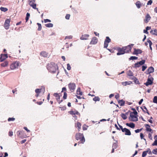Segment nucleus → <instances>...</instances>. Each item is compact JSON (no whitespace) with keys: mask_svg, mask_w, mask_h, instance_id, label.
I'll use <instances>...</instances> for the list:
<instances>
[{"mask_svg":"<svg viewBox=\"0 0 157 157\" xmlns=\"http://www.w3.org/2000/svg\"><path fill=\"white\" fill-rule=\"evenodd\" d=\"M47 67L49 71L53 73H55L58 70L57 66L53 62L48 63Z\"/></svg>","mask_w":157,"mask_h":157,"instance_id":"f257e3e1","label":"nucleus"},{"mask_svg":"<svg viewBox=\"0 0 157 157\" xmlns=\"http://www.w3.org/2000/svg\"><path fill=\"white\" fill-rule=\"evenodd\" d=\"M75 139L77 140H80L78 144H83L85 140L83 134L81 133H76L75 136Z\"/></svg>","mask_w":157,"mask_h":157,"instance_id":"f03ea898","label":"nucleus"},{"mask_svg":"<svg viewBox=\"0 0 157 157\" xmlns=\"http://www.w3.org/2000/svg\"><path fill=\"white\" fill-rule=\"evenodd\" d=\"M137 112L136 111L131 112L130 114L129 120L132 121H137L138 120L137 117Z\"/></svg>","mask_w":157,"mask_h":157,"instance_id":"7ed1b4c3","label":"nucleus"},{"mask_svg":"<svg viewBox=\"0 0 157 157\" xmlns=\"http://www.w3.org/2000/svg\"><path fill=\"white\" fill-rule=\"evenodd\" d=\"M53 95L55 97L56 99L59 104H60L62 102L63 100L62 99H61L60 98L61 96V94L60 93H54Z\"/></svg>","mask_w":157,"mask_h":157,"instance_id":"20e7f679","label":"nucleus"},{"mask_svg":"<svg viewBox=\"0 0 157 157\" xmlns=\"http://www.w3.org/2000/svg\"><path fill=\"white\" fill-rule=\"evenodd\" d=\"M29 5L34 9H36L38 11V8H36V4L35 3V0H29Z\"/></svg>","mask_w":157,"mask_h":157,"instance_id":"39448f33","label":"nucleus"},{"mask_svg":"<svg viewBox=\"0 0 157 157\" xmlns=\"http://www.w3.org/2000/svg\"><path fill=\"white\" fill-rule=\"evenodd\" d=\"M133 44H131V45H128L126 46L123 47L125 53H129L131 51L132 47L133 46Z\"/></svg>","mask_w":157,"mask_h":157,"instance_id":"423d86ee","label":"nucleus"},{"mask_svg":"<svg viewBox=\"0 0 157 157\" xmlns=\"http://www.w3.org/2000/svg\"><path fill=\"white\" fill-rule=\"evenodd\" d=\"M117 50L118 52L117 54V55L118 56L123 55L125 53L123 47L122 48H117Z\"/></svg>","mask_w":157,"mask_h":157,"instance_id":"0eeeda50","label":"nucleus"},{"mask_svg":"<svg viewBox=\"0 0 157 157\" xmlns=\"http://www.w3.org/2000/svg\"><path fill=\"white\" fill-rule=\"evenodd\" d=\"M19 63L18 62H13L10 65V68L11 70H14L17 68L19 65Z\"/></svg>","mask_w":157,"mask_h":157,"instance_id":"6e6552de","label":"nucleus"},{"mask_svg":"<svg viewBox=\"0 0 157 157\" xmlns=\"http://www.w3.org/2000/svg\"><path fill=\"white\" fill-rule=\"evenodd\" d=\"M10 19H7L4 23V27L6 29H8L10 27Z\"/></svg>","mask_w":157,"mask_h":157,"instance_id":"1a4fd4ad","label":"nucleus"},{"mask_svg":"<svg viewBox=\"0 0 157 157\" xmlns=\"http://www.w3.org/2000/svg\"><path fill=\"white\" fill-rule=\"evenodd\" d=\"M68 86L69 89L71 91V92H74L76 86L75 84L74 83H70L68 84Z\"/></svg>","mask_w":157,"mask_h":157,"instance_id":"9d476101","label":"nucleus"},{"mask_svg":"<svg viewBox=\"0 0 157 157\" xmlns=\"http://www.w3.org/2000/svg\"><path fill=\"white\" fill-rule=\"evenodd\" d=\"M111 40L109 37H106L104 41V48H107L108 46L109 43L111 42Z\"/></svg>","mask_w":157,"mask_h":157,"instance_id":"9b49d317","label":"nucleus"},{"mask_svg":"<svg viewBox=\"0 0 157 157\" xmlns=\"http://www.w3.org/2000/svg\"><path fill=\"white\" fill-rule=\"evenodd\" d=\"M148 153L149 155H151L152 152L150 148H147V151H144L143 152L142 154V157H145L147 155V153Z\"/></svg>","mask_w":157,"mask_h":157,"instance_id":"f8f14e48","label":"nucleus"},{"mask_svg":"<svg viewBox=\"0 0 157 157\" xmlns=\"http://www.w3.org/2000/svg\"><path fill=\"white\" fill-rule=\"evenodd\" d=\"M98 41V39L95 37H93L90 43V44H96Z\"/></svg>","mask_w":157,"mask_h":157,"instance_id":"ddd939ff","label":"nucleus"},{"mask_svg":"<svg viewBox=\"0 0 157 157\" xmlns=\"http://www.w3.org/2000/svg\"><path fill=\"white\" fill-rule=\"evenodd\" d=\"M146 131L147 132H149L151 133H153V130L151 128L150 125L148 124H145Z\"/></svg>","mask_w":157,"mask_h":157,"instance_id":"4468645a","label":"nucleus"},{"mask_svg":"<svg viewBox=\"0 0 157 157\" xmlns=\"http://www.w3.org/2000/svg\"><path fill=\"white\" fill-rule=\"evenodd\" d=\"M45 90V88L43 87L41 89H36L35 90V91L36 94H39L41 92H43V93H44Z\"/></svg>","mask_w":157,"mask_h":157,"instance_id":"2eb2a0df","label":"nucleus"},{"mask_svg":"<svg viewBox=\"0 0 157 157\" xmlns=\"http://www.w3.org/2000/svg\"><path fill=\"white\" fill-rule=\"evenodd\" d=\"M122 132H125V134L126 135L130 136L131 134L130 131L126 128H124V129L123 131Z\"/></svg>","mask_w":157,"mask_h":157,"instance_id":"dca6fc26","label":"nucleus"},{"mask_svg":"<svg viewBox=\"0 0 157 157\" xmlns=\"http://www.w3.org/2000/svg\"><path fill=\"white\" fill-rule=\"evenodd\" d=\"M8 57L7 54H1L0 57V60L1 62H2L4 61Z\"/></svg>","mask_w":157,"mask_h":157,"instance_id":"f3484780","label":"nucleus"},{"mask_svg":"<svg viewBox=\"0 0 157 157\" xmlns=\"http://www.w3.org/2000/svg\"><path fill=\"white\" fill-rule=\"evenodd\" d=\"M151 18L150 15L147 14L145 16V19H144V21L145 23H147L149 20H150Z\"/></svg>","mask_w":157,"mask_h":157,"instance_id":"a211bd4d","label":"nucleus"},{"mask_svg":"<svg viewBox=\"0 0 157 157\" xmlns=\"http://www.w3.org/2000/svg\"><path fill=\"white\" fill-rule=\"evenodd\" d=\"M89 36V34H85L82 35L80 37V39L81 40H86L88 39V38Z\"/></svg>","mask_w":157,"mask_h":157,"instance_id":"6ab92c4d","label":"nucleus"},{"mask_svg":"<svg viewBox=\"0 0 157 157\" xmlns=\"http://www.w3.org/2000/svg\"><path fill=\"white\" fill-rule=\"evenodd\" d=\"M142 52V51L140 49H136L135 48L134 51L133 52V54L138 55V54H141Z\"/></svg>","mask_w":157,"mask_h":157,"instance_id":"aec40b11","label":"nucleus"},{"mask_svg":"<svg viewBox=\"0 0 157 157\" xmlns=\"http://www.w3.org/2000/svg\"><path fill=\"white\" fill-rule=\"evenodd\" d=\"M68 113L72 115H78L79 114V112L75 110L73 111L72 110H71L70 111H69Z\"/></svg>","mask_w":157,"mask_h":157,"instance_id":"412c9836","label":"nucleus"},{"mask_svg":"<svg viewBox=\"0 0 157 157\" xmlns=\"http://www.w3.org/2000/svg\"><path fill=\"white\" fill-rule=\"evenodd\" d=\"M41 56L44 57H47L48 56V53L44 51H42L40 53Z\"/></svg>","mask_w":157,"mask_h":157,"instance_id":"4be33fe9","label":"nucleus"},{"mask_svg":"<svg viewBox=\"0 0 157 157\" xmlns=\"http://www.w3.org/2000/svg\"><path fill=\"white\" fill-rule=\"evenodd\" d=\"M126 125L132 128H134L135 127V124L132 122H130L129 123H126Z\"/></svg>","mask_w":157,"mask_h":157,"instance_id":"5701e85b","label":"nucleus"},{"mask_svg":"<svg viewBox=\"0 0 157 157\" xmlns=\"http://www.w3.org/2000/svg\"><path fill=\"white\" fill-rule=\"evenodd\" d=\"M153 83V81L150 78H148L147 79V82L145 83L146 86H147Z\"/></svg>","mask_w":157,"mask_h":157,"instance_id":"b1692460","label":"nucleus"},{"mask_svg":"<svg viewBox=\"0 0 157 157\" xmlns=\"http://www.w3.org/2000/svg\"><path fill=\"white\" fill-rule=\"evenodd\" d=\"M8 62L7 61H5L3 63L1 64V66L2 67H4L8 66Z\"/></svg>","mask_w":157,"mask_h":157,"instance_id":"393cba45","label":"nucleus"},{"mask_svg":"<svg viewBox=\"0 0 157 157\" xmlns=\"http://www.w3.org/2000/svg\"><path fill=\"white\" fill-rule=\"evenodd\" d=\"M132 83V82L130 81H126L124 82H122V84L124 86H125L127 85H130Z\"/></svg>","mask_w":157,"mask_h":157,"instance_id":"a878e982","label":"nucleus"},{"mask_svg":"<svg viewBox=\"0 0 157 157\" xmlns=\"http://www.w3.org/2000/svg\"><path fill=\"white\" fill-rule=\"evenodd\" d=\"M148 71L149 74L152 73L154 71V68L153 67H151L148 68Z\"/></svg>","mask_w":157,"mask_h":157,"instance_id":"bb28decb","label":"nucleus"},{"mask_svg":"<svg viewBox=\"0 0 157 157\" xmlns=\"http://www.w3.org/2000/svg\"><path fill=\"white\" fill-rule=\"evenodd\" d=\"M118 102L121 106H124L125 104V101L123 100H119L118 101Z\"/></svg>","mask_w":157,"mask_h":157,"instance_id":"cd10ccee","label":"nucleus"},{"mask_svg":"<svg viewBox=\"0 0 157 157\" xmlns=\"http://www.w3.org/2000/svg\"><path fill=\"white\" fill-rule=\"evenodd\" d=\"M136 5L138 9L140 8L141 6V4L139 1H138L136 2Z\"/></svg>","mask_w":157,"mask_h":157,"instance_id":"c85d7f7f","label":"nucleus"},{"mask_svg":"<svg viewBox=\"0 0 157 157\" xmlns=\"http://www.w3.org/2000/svg\"><path fill=\"white\" fill-rule=\"evenodd\" d=\"M150 33L153 35L157 36V30L156 29L154 30H151L150 31Z\"/></svg>","mask_w":157,"mask_h":157,"instance_id":"c756f323","label":"nucleus"},{"mask_svg":"<svg viewBox=\"0 0 157 157\" xmlns=\"http://www.w3.org/2000/svg\"><path fill=\"white\" fill-rule=\"evenodd\" d=\"M82 124L79 122H77L75 124V127L76 128L81 127Z\"/></svg>","mask_w":157,"mask_h":157,"instance_id":"7c9ffc66","label":"nucleus"},{"mask_svg":"<svg viewBox=\"0 0 157 157\" xmlns=\"http://www.w3.org/2000/svg\"><path fill=\"white\" fill-rule=\"evenodd\" d=\"M141 108L142 109V110H143V111L144 112H145V113L146 112L145 110H144V109H145L147 111V112H146V113L148 114V115H149L150 114V113H149V112H148V110H147L146 107V106H143L142 107H141Z\"/></svg>","mask_w":157,"mask_h":157,"instance_id":"2f4dec72","label":"nucleus"},{"mask_svg":"<svg viewBox=\"0 0 157 157\" xmlns=\"http://www.w3.org/2000/svg\"><path fill=\"white\" fill-rule=\"evenodd\" d=\"M127 75L130 76H133V73L132 72V71L131 70H129L128 71H127Z\"/></svg>","mask_w":157,"mask_h":157,"instance_id":"473e14b6","label":"nucleus"},{"mask_svg":"<svg viewBox=\"0 0 157 157\" xmlns=\"http://www.w3.org/2000/svg\"><path fill=\"white\" fill-rule=\"evenodd\" d=\"M127 114V113H126L125 114L124 113H122L121 114V117L124 120L126 119L127 117L126 116V114Z\"/></svg>","mask_w":157,"mask_h":157,"instance_id":"72a5a7b5","label":"nucleus"},{"mask_svg":"<svg viewBox=\"0 0 157 157\" xmlns=\"http://www.w3.org/2000/svg\"><path fill=\"white\" fill-rule=\"evenodd\" d=\"M93 99L95 101H99L100 100V98L98 96H95Z\"/></svg>","mask_w":157,"mask_h":157,"instance_id":"f704fd0d","label":"nucleus"},{"mask_svg":"<svg viewBox=\"0 0 157 157\" xmlns=\"http://www.w3.org/2000/svg\"><path fill=\"white\" fill-rule=\"evenodd\" d=\"M45 26L48 28L52 27L53 26V24L52 23H49L47 24H45Z\"/></svg>","mask_w":157,"mask_h":157,"instance_id":"c9c22d12","label":"nucleus"},{"mask_svg":"<svg viewBox=\"0 0 157 157\" xmlns=\"http://www.w3.org/2000/svg\"><path fill=\"white\" fill-rule=\"evenodd\" d=\"M77 93L78 94L82 95V92L81 91L80 88H78L77 91Z\"/></svg>","mask_w":157,"mask_h":157,"instance_id":"e433bc0d","label":"nucleus"},{"mask_svg":"<svg viewBox=\"0 0 157 157\" xmlns=\"http://www.w3.org/2000/svg\"><path fill=\"white\" fill-rule=\"evenodd\" d=\"M145 62V60H143L138 62V64L140 65H142L144 64Z\"/></svg>","mask_w":157,"mask_h":157,"instance_id":"4c0bfd02","label":"nucleus"},{"mask_svg":"<svg viewBox=\"0 0 157 157\" xmlns=\"http://www.w3.org/2000/svg\"><path fill=\"white\" fill-rule=\"evenodd\" d=\"M30 16V13H27L26 14V17L25 18V20H26V22H27L28 21Z\"/></svg>","mask_w":157,"mask_h":157,"instance_id":"58836bf2","label":"nucleus"},{"mask_svg":"<svg viewBox=\"0 0 157 157\" xmlns=\"http://www.w3.org/2000/svg\"><path fill=\"white\" fill-rule=\"evenodd\" d=\"M134 78V79L133 81H134V82L136 84H140V83L138 79L136 77V78Z\"/></svg>","mask_w":157,"mask_h":157,"instance_id":"ea45409f","label":"nucleus"},{"mask_svg":"<svg viewBox=\"0 0 157 157\" xmlns=\"http://www.w3.org/2000/svg\"><path fill=\"white\" fill-rule=\"evenodd\" d=\"M2 11L5 12L8 10V9L6 8L1 7L0 8Z\"/></svg>","mask_w":157,"mask_h":157,"instance_id":"a19ab883","label":"nucleus"},{"mask_svg":"<svg viewBox=\"0 0 157 157\" xmlns=\"http://www.w3.org/2000/svg\"><path fill=\"white\" fill-rule=\"evenodd\" d=\"M37 25L38 26V31H40L42 29V26L41 25V24L39 23H37Z\"/></svg>","mask_w":157,"mask_h":157,"instance_id":"79ce46f5","label":"nucleus"},{"mask_svg":"<svg viewBox=\"0 0 157 157\" xmlns=\"http://www.w3.org/2000/svg\"><path fill=\"white\" fill-rule=\"evenodd\" d=\"M67 94L66 93V92H64V94H63V98L64 100L66 99L67 98Z\"/></svg>","mask_w":157,"mask_h":157,"instance_id":"37998d69","label":"nucleus"},{"mask_svg":"<svg viewBox=\"0 0 157 157\" xmlns=\"http://www.w3.org/2000/svg\"><path fill=\"white\" fill-rule=\"evenodd\" d=\"M88 127V126H87L85 124H84L82 126L83 130L84 131L86 130L87 129Z\"/></svg>","mask_w":157,"mask_h":157,"instance_id":"c03bdc74","label":"nucleus"},{"mask_svg":"<svg viewBox=\"0 0 157 157\" xmlns=\"http://www.w3.org/2000/svg\"><path fill=\"white\" fill-rule=\"evenodd\" d=\"M138 59V57H136V56H131L129 58V59L130 60H136L137 59Z\"/></svg>","mask_w":157,"mask_h":157,"instance_id":"a18cd8bd","label":"nucleus"},{"mask_svg":"<svg viewBox=\"0 0 157 157\" xmlns=\"http://www.w3.org/2000/svg\"><path fill=\"white\" fill-rule=\"evenodd\" d=\"M153 101L154 103H157V96H155L154 97Z\"/></svg>","mask_w":157,"mask_h":157,"instance_id":"49530a36","label":"nucleus"},{"mask_svg":"<svg viewBox=\"0 0 157 157\" xmlns=\"http://www.w3.org/2000/svg\"><path fill=\"white\" fill-rule=\"evenodd\" d=\"M152 153L154 154L157 155V148L153 149L152 151Z\"/></svg>","mask_w":157,"mask_h":157,"instance_id":"de8ad7c7","label":"nucleus"},{"mask_svg":"<svg viewBox=\"0 0 157 157\" xmlns=\"http://www.w3.org/2000/svg\"><path fill=\"white\" fill-rule=\"evenodd\" d=\"M71 67L69 63H67V69L68 70H71Z\"/></svg>","mask_w":157,"mask_h":157,"instance_id":"09e8293b","label":"nucleus"},{"mask_svg":"<svg viewBox=\"0 0 157 157\" xmlns=\"http://www.w3.org/2000/svg\"><path fill=\"white\" fill-rule=\"evenodd\" d=\"M140 66L139 64H138V62L134 64L135 67H139Z\"/></svg>","mask_w":157,"mask_h":157,"instance_id":"8fccbe9b","label":"nucleus"},{"mask_svg":"<svg viewBox=\"0 0 157 157\" xmlns=\"http://www.w3.org/2000/svg\"><path fill=\"white\" fill-rule=\"evenodd\" d=\"M15 120V118H14L9 117L8 119V121H14V120Z\"/></svg>","mask_w":157,"mask_h":157,"instance_id":"3c124183","label":"nucleus"},{"mask_svg":"<svg viewBox=\"0 0 157 157\" xmlns=\"http://www.w3.org/2000/svg\"><path fill=\"white\" fill-rule=\"evenodd\" d=\"M144 135H143V134L142 133H140V138L141 139H143L145 141H146V140L145 139V138H143L144 137Z\"/></svg>","mask_w":157,"mask_h":157,"instance_id":"603ef678","label":"nucleus"},{"mask_svg":"<svg viewBox=\"0 0 157 157\" xmlns=\"http://www.w3.org/2000/svg\"><path fill=\"white\" fill-rule=\"evenodd\" d=\"M70 15L69 14H67L65 16V18L66 19L68 20L70 18Z\"/></svg>","mask_w":157,"mask_h":157,"instance_id":"864d4df0","label":"nucleus"},{"mask_svg":"<svg viewBox=\"0 0 157 157\" xmlns=\"http://www.w3.org/2000/svg\"><path fill=\"white\" fill-rule=\"evenodd\" d=\"M152 133H151H151H149L148 135V138L151 140H152V138L151 135Z\"/></svg>","mask_w":157,"mask_h":157,"instance_id":"5fc2aeb1","label":"nucleus"},{"mask_svg":"<svg viewBox=\"0 0 157 157\" xmlns=\"http://www.w3.org/2000/svg\"><path fill=\"white\" fill-rule=\"evenodd\" d=\"M147 67L145 66H142V71H144L147 68Z\"/></svg>","mask_w":157,"mask_h":157,"instance_id":"6e6d98bb","label":"nucleus"},{"mask_svg":"<svg viewBox=\"0 0 157 157\" xmlns=\"http://www.w3.org/2000/svg\"><path fill=\"white\" fill-rule=\"evenodd\" d=\"M142 130V128L140 129H137L136 130H135V132L136 133H137L138 132H141Z\"/></svg>","mask_w":157,"mask_h":157,"instance_id":"4d7b16f0","label":"nucleus"},{"mask_svg":"<svg viewBox=\"0 0 157 157\" xmlns=\"http://www.w3.org/2000/svg\"><path fill=\"white\" fill-rule=\"evenodd\" d=\"M152 146H157V140H155L154 143L152 144Z\"/></svg>","mask_w":157,"mask_h":157,"instance_id":"13d9d810","label":"nucleus"},{"mask_svg":"<svg viewBox=\"0 0 157 157\" xmlns=\"http://www.w3.org/2000/svg\"><path fill=\"white\" fill-rule=\"evenodd\" d=\"M44 22L45 23H47L48 22H51V21L48 19H45L44 20Z\"/></svg>","mask_w":157,"mask_h":157,"instance_id":"bf43d9fd","label":"nucleus"},{"mask_svg":"<svg viewBox=\"0 0 157 157\" xmlns=\"http://www.w3.org/2000/svg\"><path fill=\"white\" fill-rule=\"evenodd\" d=\"M9 135L10 136H13V132L12 131H10L9 132Z\"/></svg>","mask_w":157,"mask_h":157,"instance_id":"052dcab7","label":"nucleus"},{"mask_svg":"<svg viewBox=\"0 0 157 157\" xmlns=\"http://www.w3.org/2000/svg\"><path fill=\"white\" fill-rule=\"evenodd\" d=\"M152 3V1L151 0L149 1L147 3V5H151Z\"/></svg>","mask_w":157,"mask_h":157,"instance_id":"680f3d73","label":"nucleus"},{"mask_svg":"<svg viewBox=\"0 0 157 157\" xmlns=\"http://www.w3.org/2000/svg\"><path fill=\"white\" fill-rule=\"evenodd\" d=\"M147 42L148 43H149V45L151 46L152 45V42L150 40L148 39L147 40Z\"/></svg>","mask_w":157,"mask_h":157,"instance_id":"e2e57ef3","label":"nucleus"},{"mask_svg":"<svg viewBox=\"0 0 157 157\" xmlns=\"http://www.w3.org/2000/svg\"><path fill=\"white\" fill-rule=\"evenodd\" d=\"M134 78H136V77L133 75V76H130V77H129V79H130L134 80Z\"/></svg>","mask_w":157,"mask_h":157,"instance_id":"0e129e2a","label":"nucleus"},{"mask_svg":"<svg viewBox=\"0 0 157 157\" xmlns=\"http://www.w3.org/2000/svg\"><path fill=\"white\" fill-rule=\"evenodd\" d=\"M66 91H67V89H66V88L65 87H64L62 88V91L61 92H62L63 91H64L65 92H66Z\"/></svg>","mask_w":157,"mask_h":157,"instance_id":"69168bd1","label":"nucleus"},{"mask_svg":"<svg viewBox=\"0 0 157 157\" xmlns=\"http://www.w3.org/2000/svg\"><path fill=\"white\" fill-rule=\"evenodd\" d=\"M24 128L25 130H26L27 132H30V131L26 127H24Z\"/></svg>","mask_w":157,"mask_h":157,"instance_id":"338daca9","label":"nucleus"},{"mask_svg":"<svg viewBox=\"0 0 157 157\" xmlns=\"http://www.w3.org/2000/svg\"><path fill=\"white\" fill-rule=\"evenodd\" d=\"M26 141V140L25 139L21 141V144H23L25 143Z\"/></svg>","mask_w":157,"mask_h":157,"instance_id":"774afa93","label":"nucleus"}]
</instances>
